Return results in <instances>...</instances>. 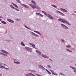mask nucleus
I'll list each match as a JSON object with an SVG mask.
<instances>
[{
	"mask_svg": "<svg viewBox=\"0 0 76 76\" xmlns=\"http://www.w3.org/2000/svg\"><path fill=\"white\" fill-rule=\"evenodd\" d=\"M58 20H59L61 22H62L64 23H66V24H68V25H71V24H70L65 19H62L61 18H60L58 19Z\"/></svg>",
	"mask_w": 76,
	"mask_h": 76,
	"instance_id": "1",
	"label": "nucleus"
},
{
	"mask_svg": "<svg viewBox=\"0 0 76 76\" xmlns=\"http://www.w3.org/2000/svg\"><path fill=\"white\" fill-rule=\"evenodd\" d=\"M61 26L64 28V29H69V28L67 26H66L65 25L63 24H61Z\"/></svg>",
	"mask_w": 76,
	"mask_h": 76,
	"instance_id": "2",
	"label": "nucleus"
},
{
	"mask_svg": "<svg viewBox=\"0 0 76 76\" xmlns=\"http://www.w3.org/2000/svg\"><path fill=\"white\" fill-rule=\"evenodd\" d=\"M47 16H48V18H49L50 19H52V20L54 19V18H53V17L49 14H48Z\"/></svg>",
	"mask_w": 76,
	"mask_h": 76,
	"instance_id": "3",
	"label": "nucleus"
},
{
	"mask_svg": "<svg viewBox=\"0 0 76 76\" xmlns=\"http://www.w3.org/2000/svg\"><path fill=\"white\" fill-rule=\"evenodd\" d=\"M25 48H26V49H27V50H29L28 51H29V52H32V49L28 47H26Z\"/></svg>",
	"mask_w": 76,
	"mask_h": 76,
	"instance_id": "4",
	"label": "nucleus"
},
{
	"mask_svg": "<svg viewBox=\"0 0 76 76\" xmlns=\"http://www.w3.org/2000/svg\"><path fill=\"white\" fill-rule=\"evenodd\" d=\"M7 21H8L9 22H10V23H13L14 22V21H13V20L10 19H7Z\"/></svg>",
	"mask_w": 76,
	"mask_h": 76,
	"instance_id": "5",
	"label": "nucleus"
},
{
	"mask_svg": "<svg viewBox=\"0 0 76 76\" xmlns=\"http://www.w3.org/2000/svg\"><path fill=\"white\" fill-rule=\"evenodd\" d=\"M60 10L61 11H63V12H65V13H66V12H67V11L65 9H63V8H61Z\"/></svg>",
	"mask_w": 76,
	"mask_h": 76,
	"instance_id": "6",
	"label": "nucleus"
},
{
	"mask_svg": "<svg viewBox=\"0 0 76 76\" xmlns=\"http://www.w3.org/2000/svg\"><path fill=\"white\" fill-rule=\"evenodd\" d=\"M36 15H39V16H40L41 17H43L44 15H43L41 14V13H39L38 12H36Z\"/></svg>",
	"mask_w": 76,
	"mask_h": 76,
	"instance_id": "7",
	"label": "nucleus"
},
{
	"mask_svg": "<svg viewBox=\"0 0 76 76\" xmlns=\"http://www.w3.org/2000/svg\"><path fill=\"white\" fill-rule=\"evenodd\" d=\"M41 56L42 57H44V58H49V56H48L46 55H45L44 54H42Z\"/></svg>",
	"mask_w": 76,
	"mask_h": 76,
	"instance_id": "8",
	"label": "nucleus"
},
{
	"mask_svg": "<svg viewBox=\"0 0 76 76\" xmlns=\"http://www.w3.org/2000/svg\"><path fill=\"white\" fill-rule=\"evenodd\" d=\"M1 52H3V53H5L6 54H9V53L7 52L6 51L4 50H1Z\"/></svg>",
	"mask_w": 76,
	"mask_h": 76,
	"instance_id": "9",
	"label": "nucleus"
},
{
	"mask_svg": "<svg viewBox=\"0 0 76 76\" xmlns=\"http://www.w3.org/2000/svg\"><path fill=\"white\" fill-rule=\"evenodd\" d=\"M31 32V34H32V35H35V36H36L37 37H39V36H38V35H37V34L34 33V32Z\"/></svg>",
	"mask_w": 76,
	"mask_h": 76,
	"instance_id": "10",
	"label": "nucleus"
},
{
	"mask_svg": "<svg viewBox=\"0 0 76 76\" xmlns=\"http://www.w3.org/2000/svg\"><path fill=\"white\" fill-rule=\"evenodd\" d=\"M31 2L32 4H34V6H37V3H35V2L34 1H32Z\"/></svg>",
	"mask_w": 76,
	"mask_h": 76,
	"instance_id": "11",
	"label": "nucleus"
},
{
	"mask_svg": "<svg viewBox=\"0 0 76 76\" xmlns=\"http://www.w3.org/2000/svg\"><path fill=\"white\" fill-rule=\"evenodd\" d=\"M12 4H13V5H14L15 6V7H16L18 9H19V7H18V6H17V5L15 4L12 2Z\"/></svg>",
	"mask_w": 76,
	"mask_h": 76,
	"instance_id": "12",
	"label": "nucleus"
},
{
	"mask_svg": "<svg viewBox=\"0 0 76 76\" xmlns=\"http://www.w3.org/2000/svg\"><path fill=\"white\" fill-rule=\"evenodd\" d=\"M56 12H57L58 13H60L61 15H63V16H64V14H63V13H62V12H61L60 11H57Z\"/></svg>",
	"mask_w": 76,
	"mask_h": 76,
	"instance_id": "13",
	"label": "nucleus"
},
{
	"mask_svg": "<svg viewBox=\"0 0 76 76\" xmlns=\"http://www.w3.org/2000/svg\"><path fill=\"white\" fill-rule=\"evenodd\" d=\"M34 32H36V33H37V34H39V35H40V36L41 35V33H40L39 32L37 31H34Z\"/></svg>",
	"mask_w": 76,
	"mask_h": 76,
	"instance_id": "14",
	"label": "nucleus"
},
{
	"mask_svg": "<svg viewBox=\"0 0 76 76\" xmlns=\"http://www.w3.org/2000/svg\"><path fill=\"white\" fill-rule=\"evenodd\" d=\"M42 13H44V14H45V15H46L47 16L48 15V14H47V13L45 11H42Z\"/></svg>",
	"mask_w": 76,
	"mask_h": 76,
	"instance_id": "15",
	"label": "nucleus"
},
{
	"mask_svg": "<svg viewBox=\"0 0 76 76\" xmlns=\"http://www.w3.org/2000/svg\"><path fill=\"white\" fill-rule=\"evenodd\" d=\"M20 5L21 6H22L23 7H24L26 8H27V6H26V5H25V4H21Z\"/></svg>",
	"mask_w": 76,
	"mask_h": 76,
	"instance_id": "16",
	"label": "nucleus"
},
{
	"mask_svg": "<svg viewBox=\"0 0 76 76\" xmlns=\"http://www.w3.org/2000/svg\"><path fill=\"white\" fill-rule=\"evenodd\" d=\"M40 69L42 70H44L45 68H44V67L41 65H40Z\"/></svg>",
	"mask_w": 76,
	"mask_h": 76,
	"instance_id": "17",
	"label": "nucleus"
},
{
	"mask_svg": "<svg viewBox=\"0 0 76 76\" xmlns=\"http://www.w3.org/2000/svg\"><path fill=\"white\" fill-rule=\"evenodd\" d=\"M46 71H47L48 73L49 74V75H51V73L48 71V70L47 69H45Z\"/></svg>",
	"mask_w": 76,
	"mask_h": 76,
	"instance_id": "18",
	"label": "nucleus"
},
{
	"mask_svg": "<svg viewBox=\"0 0 76 76\" xmlns=\"http://www.w3.org/2000/svg\"><path fill=\"white\" fill-rule=\"evenodd\" d=\"M21 45H22V46H25V44H24V43H23V42H21Z\"/></svg>",
	"mask_w": 76,
	"mask_h": 76,
	"instance_id": "19",
	"label": "nucleus"
},
{
	"mask_svg": "<svg viewBox=\"0 0 76 76\" xmlns=\"http://www.w3.org/2000/svg\"><path fill=\"white\" fill-rule=\"evenodd\" d=\"M66 50L68 52H70V53H72V51H71L70 50L68 49H66Z\"/></svg>",
	"mask_w": 76,
	"mask_h": 76,
	"instance_id": "20",
	"label": "nucleus"
},
{
	"mask_svg": "<svg viewBox=\"0 0 76 76\" xmlns=\"http://www.w3.org/2000/svg\"><path fill=\"white\" fill-rule=\"evenodd\" d=\"M5 66H4L2 65L0 66V68L1 69H5Z\"/></svg>",
	"mask_w": 76,
	"mask_h": 76,
	"instance_id": "21",
	"label": "nucleus"
},
{
	"mask_svg": "<svg viewBox=\"0 0 76 76\" xmlns=\"http://www.w3.org/2000/svg\"><path fill=\"white\" fill-rule=\"evenodd\" d=\"M14 63H15V64H20V62L18 61H17V62L14 61Z\"/></svg>",
	"mask_w": 76,
	"mask_h": 76,
	"instance_id": "22",
	"label": "nucleus"
},
{
	"mask_svg": "<svg viewBox=\"0 0 76 76\" xmlns=\"http://www.w3.org/2000/svg\"><path fill=\"white\" fill-rule=\"evenodd\" d=\"M1 23H3V24H6V22L4 21H1Z\"/></svg>",
	"mask_w": 76,
	"mask_h": 76,
	"instance_id": "23",
	"label": "nucleus"
},
{
	"mask_svg": "<svg viewBox=\"0 0 76 76\" xmlns=\"http://www.w3.org/2000/svg\"><path fill=\"white\" fill-rule=\"evenodd\" d=\"M16 1H17V2H18L19 3H20V4H21V3H22V2L20 1V0H16Z\"/></svg>",
	"mask_w": 76,
	"mask_h": 76,
	"instance_id": "24",
	"label": "nucleus"
},
{
	"mask_svg": "<svg viewBox=\"0 0 76 76\" xmlns=\"http://www.w3.org/2000/svg\"><path fill=\"white\" fill-rule=\"evenodd\" d=\"M66 47L67 48H71V46L70 45H69L66 46Z\"/></svg>",
	"mask_w": 76,
	"mask_h": 76,
	"instance_id": "25",
	"label": "nucleus"
},
{
	"mask_svg": "<svg viewBox=\"0 0 76 76\" xmlns=\"http://www.w3.org/2000/svg\"><path fill=\"white\" fill-rule=\"evenodd\" d=\"M24 26H25V28H27V29H30V28H28V27H27V26H26V25H24Z\"/></svg>",
	"mask_w": 76,
	"mask_h": 76,
	"instance_id": "26",
	"label": "nucleus"
},
{
	"mask_svg": "<svg viewBox=\"0 0 76 76\" xmlns=\"http://www.w3.org/2000/svg\"><path fill=\"white\" fill-rule=\"evenodd\" d=\"M10 7H11V8H12V9H15V8L12 5H10Z\"/></svg>",
	"mask_w": 76,
	"mask_h": 76,
	"instance_id": "27",
	"label": "nucleus"
},
{
	"mask_svg": "<svg viewBox=\"0 0 76 76\" xmlns=\"http://www.w3.org/2000/svg\"><path fill=\"white\" fill-rule=\"evenodd\" d=\"M31 7H32V8H33V9H35L36 8V7L31 5Z\"/></svg>",
	"mask_w": 76,
	"mask_h": 76,
	"instance_id": "28",
	"label": "nucleus"
},
{
	"mask_svg": "<svg viewBox=\"0 0 76 76\" xmlns=\"http://www.w3.org/2000/svg\"><path fill=\"white\" fill-rule=\"evenodd\" d=\"M51 6H52L54 7H55V8H56L57 7V6H56L55 5H52Z\"/></svg>",
	"mask_w": 76,
	"mask_h": 76,
	"instance_id": "29",
	"label": "nucleus"
},
{
	"mask_svg": "<svg viewBox=\"0 0 76 76\" xmlns=\"http://www.w3.org/2000/svg\"><path fill=\"white\" fill-rule=\"evenodd\" d=\"M47 67L49 69H51V66L50 65H47Z\"/></svg>",
	"mask_w": 76,
	"mask_h": 76,
	"instance_id": "30",
	"label": "nucleus"
},
{
	"mask_svg": "<svg viewBox=\"0 0 76 76\" xmlns=\"http://www.w3.org/2000/svg\"><path fill=\"white\" fill-rule=\"evenodd\" d=\"M50 71H51V72H52V74H53V75H54L55 72H54V71H51V69H50Z\"/></svg>",
	"mask_w": 76,
	"mask_h": 76,
	"instance_id": "31",
	"label": "nucleus"
},
{
	"mask_svg": "<svg viewBox=\"0 0 76 76\" xmlns=\"http://www.w3.org/2000/svg\"><path fill=\"white\" fill-rule=\"evenodd\" d=\"M30 71L33 72H34V73H35V71L34 70H30Z\"/></svg>",
	"mask_w": 76,
	"mask_h": 76,
	"instance_id": "32",
	"label": "nucleus"
},
{
	"mask_svg": "<svg viewBox=\"0 0 76 76\" xmlns=\"http://www.w3.org/2000/svg\"><path fill=\"white\" fill-rule=\"evenodd\" d=\"M61 41L62 42H66V41H64V40L63 39H61Z\"/></svg>",
	"mask_w": 76,
	"mask_h": 76,
	"instance_id": "33",
	"label": "nucleus"
},
{
	"mask_svg": "<svg viewBox=\"0 0 76 76\" xmlns=\"http://www.w3.org/2000/svg\"><path fill=\"white\" fill-rule=\"evenodd\" d=\"M36 9H39V7H38V6H36Z\"/></svg>",
	"mask_w": 76,
	"mask_h": 76,
	"instance_id": "34",
	"label": "nucleus"
},
{
	"mask_svg": "<svg viewBox=\"0 0 76 76\" xmlns=\"http://www.w3.org/2000/svg\"><path fill=\"white\" fill-rule=\"evenodd\" d=\"M0 54H1V56H3V55H4V54L3 53H1V52H0Z\"/></svg>",
	"mask_w": 76,
	"mask_h": 76,
	"instance_id": "35",
	"label": "nucleus"
},
{
	"mask_svg": "<svg viewBox=\"0 0 76 76\" xmlns=\"http://www.w3.org/2000/svg\"><path fill=\"white\" fill-rule=\"evenodd\" d=\"M32 45V46H33V47H35V45L34 44V43H32V45Z\"/></svg>",
	"mask_w": 76,
	"mask_h": 76,
	"instance_id": "36",
	"label": "nucleus"
},
{
	"mask_svg": "<svg viewBox=\"0 0 76 76\" xmlns=\"http://www.w3.org/2000/svg\"><path fill=\"white\" fill-rule=\"evenodd\" d=\"M15 10H16L17 11H19V10L18 9H17V8H15Z\"/></svg>",
	"mask_w": 76,
	"mask_h": 76,
	"instance_id": "37",
	"label": "nucleus"
},
{
	"mask_svg": "<svg viewBox=\"0 0 76 76\" xmlns=\"http://www.w3.org/2000/svg\"><path fill=\"white\" fill-rule=\"evenodd\" d=\"M39 51H38V50H36V53H39Z\"/></svg>",
	"mask_w": 76,
	"mask_h": 76,
	"instance_id": "38",
	"label": "nucleus"
},
{
	"mask_svg": "<svg viewBox=\"0 0 76 76\" xmlns=\"http://www.w3.org/2000/svg\"><path fill=\"white\" fill-rule=\"evenodd\" d=\"M38 53H39V54L40 55H41V53H42L41 52H39Z\"/></svg>",
	"mask_w": 76,
	"mask_h": 76,
	"instance_id": "39",
	"label": "nucleus"
},
{
	"mask_svg": "<svg viewBox=\"0 0 76 76\" xmlns=\"http://www.w3.org/2000/svg\"><path fill=\"white\" fill-rule=\"evenodd\" d=\"M54 75H55L56 76H57L58 75V74L56 73H54V74H53Z\"/></svg>",
	"mask_w": 76,
	"mask_h": 76,
	"instance_id": "40",
	"label": "nucleus"
},
{
	"mask_svg": "<svg viewBox=\"0 0 76 76\" xmlns=\"http://www.w3.org/2000/svg\"><path fill=\"white\" fill-rule=\"evenodd\" d=\"M16 20H17V21H19V19L18 18H16Z\"/></svg>",
	"mask_w": 76,
	"mask_h": 76,
	"instance_id": "41",
	"label": "nucleus"
},
{
	"mask_svg": "<svg viewBox=\"0 0 76 76\" xmlns=\"http://www.w3.org/2000/svg\"><path fill=\"white\" fill-rule=\"evenodd\" d=\"M4 69H6V70H9V69L8 68H6V67Z\"/></svg>",
	"mask_w": 76,
	"mask_h": 76,
	"instance_id": "42",
	"label": "nucleus"
},
{
	"mask_svg": "<svg viewBox=\"0 0 76 76\" xmlns=\"http://www.w3.org/2000/svg\"><path fill=\"white\" fill-rule=\"evenodd\" d=\"M60 74H61V75H63V76H64V75L63 74V73H60Z\"/></svg>",
	"mask_w": 76,
	"mask_h": 76,
	"instance_id": "43",
	"label": "nucleus"
},
{
	"mask_svg": "<svg viewBox=\"0 0 76 76\" xmlns=\"http://www.w3.org/2000/svg\"><path fill=\"white\" fill-rule=\"evenodd\" d=\"M3 64H2V63H0V66H2L3 65Z\"/></svg>",
	"mask_w": 76,
	"mask_h": 76,
	"instance_id": "44",
	"label": "nucleus"
},
{
	"mask_svg": "<svg viewBox=\"0 0 76 76\" xmlns=\"http://www.w3.org/2000/svg\"><path fill=\"white\" fill-rule=\"evenodd\" d=\"M26 76H31V75H29L28 74L26 75Z\"/></svg>",
	"mask_w": 76,
	"mask_h": 76,
	"instance_id": "45",
	"label": "nucleus"
},
{
	"mask_svg": "<svg viewBox=\"0 0 76 76\" xmlns=\"http://www.w3.org/2000/svg\"><path fill=\"white\" fill-rule=\"evenodd\" d=\"M4 56H7V54H5L4 55Z\"/></svg>",
	"mask_w": 76,
	"mask_h": 76,
	"instance_id": "46",
	"label": "nucleus"
},
{
	"mask_svg": "<svg viewBox=\"0 0 76 76\" xmlns=\"http://www.w3.org/2000/svg\"><path fill=\"white\" fill-rule=\"evenodd\" d=\"M8 42H11V41L10 40H7Z\"/></svg>",
	"mask_w": 76,
	"mask_h": 76,
	"instance_id": "47",
	"label": "nucleus"
},
{
	"mask_svg": "<svg viewBox=\"0 0 76 76\" xmlns=\"http://www.w3.org/2000/svg\"><path fill=\"white\" fill-rule=\"evenodd\" d=\"M29 44H30V45H32V44H31V43H29Z\"/></svg>",
	"mask_w": 76,
	"mask_h": 76,
	"instance_id": "48",
	"label": "nucleus"
},
{
	"mask_svg": "<svg viewBox=\"0 0 76 76\" xmlns=\"http://www.w3.org/2000/svg\"><path fill=\"white\" fill-rule=\"evenodd\" d=\"M49 60H50L51 61H53V60H51V59H50Z\"/></svg>",
	"mask_w": 76,
	"mask_h": 76,
	"instance_id": "49",
	"label": "nucleus"
},
{
	"mask_svg": "<svg viewBox=\"0 0 76 76\" xmlns=\"http://www.w3.org/2000/svg\"><path fill=\"white\" fill-rule=\"evenodd\" d=\"M74 72H75V73H76V71L75 70H74Z\"/></svg>",
	"mask_w": 76,
	"mask_h": 76,
	"instance_id": "50",
	"label": "nucleus"
},
{
	"mask_svg": "<svg viewBox=\"0 0 76 76\" xmlns=\"http://www.w3.org/2000/svg\"><path fill=\"white\" fill-rule=\"evenodd\" d=\"M0 18H3V17H1V16H0Z\"/></svg>",
	"mask_w": 76,
	"mask_h": 76,
	"instance_id": "51",
	"label": "nucleus"
},
{
	"mask_svg": "<svg viewBox=\"0 0 76 76\" xmlns=\"http://www.w3.org/2000/svg\"><path fill=\"white\" fill-rule=\"evenodd\" d=\"M33 48H35V49H37V48H35V47H33Z\"/></svg>",
	"mask_w": 76,
	"mask_h": 76,
	"instance_id": "52",
	"label": "nucleus"
},
{
	"mask_svg": "<svg viewBox=\"0 0 76 76\" xmlns=\"http://www.w3.org/2000/svg\"><path fill=\"white\" fill-rule=\"evenodd\" d=\"M1 20H2L1 19H0V21H1Z\"/></svg>",
	"mask_w": 76,
	"mask_h": 76,
	"instance_id": "53",
	"label": "nucleus"
},
{
	"mask_svg": "<svg viewBox=\"0 0 76 76\" xmlns=\"http://www.w3.org/2000/svg\"><path fill=\"white\" fill-rule=\"evenodd\" d=\"M0 76H2V75L0 73Z\"/></svg>",
	"mask_w": 76,
	"mask_h": 76,
	"instance_id": "54",
	"label": "nucleus"
},
{
	"mask_svg": "<svg viewBox=\"0 0 76 76\" xmlns=\"http://www.w3.org/2000/svg\"><path fill=\"white\" fill-rule=\"evenodd\" d=\"M72 15H75V14H73Z\"/></svg>",
	"mask_w": 76,
	"mask_h": 76,
	"instance_id": "55",
	"label": "nucleus"
},
{
	"mask_svg": "<svg viewBox=\"0 0 76 76\" xmlns=\"http://www.w3.org/2000/svg\"><path fill=\"white\" fill-rule=\"evenodd\" d=\"M42 38H44V37L43 36H42Z\"/></svg>",
	"mask_w": 76,
	"mask_h": 76,
	"instance_id": "56",
	"label": "nucleus"
},
{
	"mask_svg": "<svg viewBox=\"0 0 76 76\" xmlns=\"http://www.w3.org/2000/svg\"><path fill=\"white\" fill-rule=\"evenodd\" d=\"M75 13H76V11L75 12Z\"/></svg>",
	"mask_w": 76,
	"mask_h": 76,
	"instance_id": "57",
	"label": "nucleus"
},
{
	"mask_svg": "<svg viewBox=\"0 0 76 76\" xmlns=\"http://www.w3.org/2000/svg\"><path fill=\"white\" fill-rule=\"evenodd\" d=\"M0 24H1V23H0Z\"/></svg>",
	"mask_w": 76,
	"mask_h": 76,
	"instance_id": "58",
	"label": "nucleus"
},
{
	"mask_svg": "<svg viewBox=\"0 0 76 76\" xmlns=\"http://www.w3.org/2000/svg\"><path fill=\"white\" fill-rule=\"evenodd\" d=\"M30 5H31V4H29Z\"/></svg>",
	"mask_w": 76,
	"mask_h": 76,
	"instance_id": "59",
	"label": "nucleus"
},
{
	"mask_svg": "<svg viewBox=\"0 0 76 76\" xmlns=\"http://www.w3.org/2000/svg\"><path fill=\"white\" fill-rule=\"evenodd\" d=\"M4 64V65H6V64Z\"/></svg>",
	"mask_w": 76,
	"mask_h": 76,
	"instance_id": "60",
	"label": "nucleus"
}]
</instances>
